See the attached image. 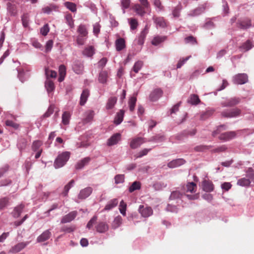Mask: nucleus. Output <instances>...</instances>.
Listing matches in <instances>:
<instances>
[{"label": "nucleus", "mask_w": 254, "mask_h": 254, "mask_svg": "<svg viewBox=\"0 0 254 254\" xmlns=\"http://www.w3.org/2000/svg\"><path fill=\"white\" fill-rule=\"evenodd\" d=\"M186 161L182 158L173 160L168 163V167L170 168L178 167L184 164Z\"/></svg>", "instance_id": "412c9836"}, {"label": "nucleus", "mask_w": 254, "mask_h": 254, "mask_svg": "<svg viewBox=\"0 0 254 254\" xmlns=\"http://www.w3.org/2000/svg\"><path fill=\"white\" fill-rule=\"evenodd\" d=\"M94 116V112L93 111H89L85 114V117L84 122L85 123L90 122L93 119Z\"/></svg>", "instance_id": "49530a36"}, {"label": "nucleus", "mask_w": 254, "mask_h": 254, "mask_svg": "<svg viewBox=\"0 0 254 254\" xmlns=\"http://www.w3.org/2000/svg\"><path fill=\"white\" fill-rule=\"evenodd\" d=\"M233 82L235 84H244L248 81V76L246 73H238L233 77Z\"/></svg>", "instance_id": "20e7f679"}, {"label": "nucleus", "mask_w": 254, "mask_h": 254, "mask_svg": "<svg viewBox=\"0 0 254 254\" xmlns=\"http://www.w3.org/2000/svg\"><path fill=\"white\" fill-rule=\"evenodd\" d=\"M210 148V146H209L200 145L195 146L194 148V149L195 151H197V152H203L206 150L209 149Z\"/></svg>", "instance_id": "052dcab7"}, {"label": "nucleus", "mask_w": 254, "mask_h": 254, "mask_svg": "<svg viewBox=\"0 0 254 254\" xmlns=\"http://www.w3.org/2000/svg\"><path fill=\"white\" fill-rule=\"evenodd\" d=\"M22 25L24 27H28L29 26V17L27 13H24L21 16Z\"/></svg>", "instance_id": "3c124183"}, {"label": "nucleus", "mask_w": 254, "mask_h": 254, "mask_svg": "<svg viewBox=\"0 0 254 254\" xmlns=\"http://www.w3.org/2000/svg\"><path fill=\"white\" fill-rule=\"evenodd\" d=\"M64 5L68 9L72 12H75L77 10L76 5L72 2L66 1L64 3Z\"/></svg>", "instance_id": "c03bdc74"}, {"label": "nucleus", "mask_w": 254, "mask_h": 254, "mask_svg": "<svg viewBox=\"0 0 254 254\" xmlns=\"http://www.w3.org/2000/svg\"><path fill=\"white\" fill-rule=\"evenodd\" d=\"M143 64V63L141 61H138L135 62L132 68L133 71L135 73H137L142 68Z\"/></svg>", "instance_id": "864d4df0"}, {"label": "nucleus", "mask_w": 254, "mask_h": 254, "mask_svg": "<svg viewBox=\"0 0 254 254\" xmlns=\"http://www.w3.org/2000/svg\"><path fill=\"white\" fill-rule=\"evenodd\" d=\"M163 91L160 88L155 89L150 94L149 98L151 101H157L162 95Z\"/></svg>", "instance_id": "4468645a"}, {"label": "nucleus", "mask_w": 254, "mask_h": 254, "mask_svg": "<svg viewBox=\"0 0 254 254\" xmlns=\"http://www.w3.org/2000/svg\"><path fill=\"white\" fill-rule=\"evenodd\" d=\"M72 69L76 74H82L84 69L83 63L79 61H75L72 65Z\"/></svg>", "instance_id": "ddd939ff"}, {"label": "nucleus", "mask_w": 254, "mask_h": 254, "mask_svg": "<svg viewBox=\"0 0 254 254\" xmlns=\"http://www.w3.org/2000/svg\"><path fill=\"white\" fill-rule=\"evenodd\" d=\"M62 204H60L59 203H54L52 205L51 208L45 212V213L47 214V216H49L50 213L52 211L57 208H60L62 206Z\"/></svg>", "instance_id": "680f3d73"}, {"label": "nucleus", "mask_w": 254, "mask_h": 254, "mask_svg": "<svg viewBox=\"0 0 254 254\" xmlns=\"http://www.w3.org/2000/svg\"><path fill=\"white\" fill-rule=\"evenodd\" d=\"M92 191L93 189L91 187H87L82 189L80 191L78 197L79 199H85L91 194Z\"/></svg>", "instance_id": "f3484780"}, {"label": "nucleus", "mask_w": 254, "mask_h": 254, "mask_svg": "<svg viewBox=\"0 0 254 254\" xmlns=\"http://www.w3.org/2000/svg\"><path fill=\"white\" fill-rule=\"evenodd\" d=\"M237 26L238 28L242 29H248L252 26L251 20L248 18H244L238 20Z\"/></svg>", "instance_id": "423d86ee"}, {"label": "nucleus", "mask_w": 254, "mask_h": 254, "mask_svg": "<svg viewBox=\"0 0 254 254\" xmlns=\"http://www.w3.org/2000/svg\"><path fill=\"white\" fill-rule=\"evenodd\" d=\"M97 216L96 215H94L88 222L86 225V227L90 229L96 223L97 220Z\"/></svg>", "instance_id": "e2e57ef3"}, {"label": "nucleus", "mask_w": 254, "mask_h": 254, "mask_svg": "<svg viewBox=\"0 0 254 254\" xmlns=\"http://www.w3.org/2000/svg\"><path fill=\"white\" fill-rule=\"evenodd\" d=\"M141 188V184L138 181L134 182L129 187L128 191L131 193L135 190H139Z\"/></svg>", "instance_id": "a19ab883"}, {"label": "nucleus", "mask_w": 254, "mask_h": 254, "mask_svg": "<svg viewBox=\"0 0 254 254\" xmlns=\"http://www.w3.org/2000/svg\"><path fill=\"white\" fill-rule=\"evenodd\" d=\"M95 53V49L93 46L86 47L82 51L84 56L87 58H92Z\"/></svg>", "instance_id": "aec40b11"}, {"label": "nucleus", "mask_w": 254, "mask_h": 254, "mask_svg": "<svg viewBox=\"0 0 254 254\" xmlns=\"http://www.w3.org/2000/svg\"><path fill=\"white\" fill-rule=\"evenodd\" d=\"M108 78V72L106 70L101 71L99 74L98 80L103 84L106 83Z\"/></svg>", "instance_id": "4c0bfd02"}, {"label": "nucleus", "mask_w": 254, "mask_h": 254, "mask_svg": "<svg viewBox=\"0 0 254 254\" xmlns=\"http://www.w3.org/2000/svg\"><path fill=\"white\" fill-rule=\"evenodd\" d=\"M70 155V153L68 151L59 153L54 161V167L58 169L63 167L69 159Z\"/></svg>", "instance_id": "f257e3e1"}, {"label": "nucleus", "mask_w": 254, "mask_h": 254, "mask_svg": "<svg viewBox=\"0 0 254 254\" xmlns=\"http://www.w3.org/2000/svg\"><path fill=\"white\" fill-rule=\"evenodd\" d=\"M240 99L237 97H233L228 99L226 101L222 102L221 105L224 107H232L237 105L240 102Z\"/></svg>", "instance_id": "2eb2a0df"}, {"label": "nucleus", "mask_w": 254, "mask_h": 254, "mask_svg": "<svg viewBox=\"0 0 254 254\" xmlns=\"http://www.w3.org/2000/svg\"><path fill=\"white\" fill-rule=\"evenodd\" d=\"M254 47L252 41L250 40H247L240 47L239 49L242 52H247L251 50Z\"/></svg>", "instance_id": "393cba45"}, {"label": "nucleus", "mask_w": 254, "mask_h": 254, "mask_svg": "<svg viewBox=\"0 0 254 254\" xmlns=\"http://www.w3.org/2000/svg\"><path fill=\"white\" fill-rule=\"evenodd\" d=\"M236 136V132L234 131L226 132L220 134L219 138L224 141H228L234 138Z\"/></svg>", "instance_id": "9d476101"}, {"label": "nucleus", "mask_w": 254, "mask_h": 254, "mask_svg": "<svg viewBox=\"0 0 254 254\" xmlns=\"http://www.w3.org/2000/svg\"><path fill=\"white\" fill-rule=\"evenodd\" d=\"M138 211L143 217H148L153 213L152 208L147 206L140 205L138 208Z\"/></svg>", "instance_id": "0eeeda50"}, {"label": "nucleus", "mask_w": 254, "mask_h": 254, "mask_svg": "<svg viewBox=\"0 0 254 254\" xmlns=\"http://www.w3.org/2000/svg\"><path fill=\"white\" fill-rule=\"evenodd\" d=\"M115 46L118 52L123 50L126 47V42L124 38H119L116 40Z\"/></svg>", "instance_id": "b1692460"}, {"label": "nucleus", "mask_w": 254, "mask_h": 254, "mask_svg": "<svg viewBox=\"0 0 254 254\" xmlns=\"http://www.w3.org/2000/svg\"><path fill=\"white\" fill-rule=\"evenodd\" d=\"M121 135L120 133H116L112 135L107 141V145L111 146L117 144L121 139Z\"/></svg>", "instance_id": "f8f14e48"}, {"label": "nucleus", "mask_w": 254, "mask_h": 254, "mask_svg": "<svg viewBox=\"0 0 254 254\" xmlns=\"http://www.w3.org/2000/svg\"><path fill=\"white\" fill-rule=\"evenodd\" d=\"M207 5V3L203 4L194 9L190 11L188 15L190 16H197L201 13H203L205 11Z\"/></svg>", "instance_id": "1a4fd4ad"}, {"label": "nucleus", "mask_w": 254, "mask_h": 254, "mask_svg": "<svg viewBox=\"0 0 254 254\" xmlns=\"http://www.w3.org/2000/svg\"><path fill=\"white\" fill-rule=\"evenodd\" d=\"M27 145V141L24 138H19L18 140L17 146L20 151L25 149Z\"/></svg>", "instance_id": "58836bf2"}, {"label": "nucleus", "mask_w": 254, "mask_h": 254, "mask_svg": "<svg viewBox=\"0 0 254 254\" xmlns=\"http://www.w3.org/2000/svg\"><path fill=\"white\" fill-rule=\"evenodd\" d=\"M96 229L99 233H105L108 230V226L106 223L101 222L97 225L96 226Z\"/></svg>", "instance_id": "c756f323"}, {"label": "nucleus", "mask_w": 254, "mask_h": 254, "mask_svg": "<svg viewBox=\"0 0 254 254\" xmlns=\"http://www.w3.org/2000/svg\"><path fill=\"white\" fill-rule=\"evenodd\" d=\"M166 37L165 36H157L153 38L152 41V45L157 46L161 42L165 40Z\"/></svg>", "instance_id": "de8ad7c7"}, {"label": "nucleus", "mask_w": 254, "mask_h": 254, "mask_svg": "<svg viewBox=\"0 0 254 254\" xmlns=\"http://www.w3.org/2000/svg\"><path fill=\"white\" fill-rule=\"evenodd\" d=\"M147 141V140L145 138L141 137H135L130 141L129 146L132 149H136Z\"/></svg>", "instance_id": "39448f33"}, {"label": "nucleus", "mask_w": 254, "mask_h": 254, "mask_svg": "<svg viewBox=\"0 0 254 254\" xmlns=\"http://www.w3.org/2000/svg\"><path fill=\"white\" fill-rule=\"evenodd\" d=\"M74 184V181L73 180H70V181L64 186V191L63 192V194L64 196H66L69 190L71 188Z\"/></svg>", "instance_id": "8fccbe9b"}, {"label": "nucleus", "mask_w": 254, "mask_h": 254, "mask_svg": "<svg viewBox=\"0 0 254 254\" xmlns=\"http://www.w3.org/2000/svg\"><path fill=\"white\" fill-rule=\"evenodd\" d=\"M137 101L136 97L134 96L130 97L128 101L129 109L130 112H132L134 110L136 102Z\"/></svg>", "instance_id": "ea45409f"}, {"label": "nucleus", "mask_w": 254, "mask_h": 254, "mask_svg": "<svg viewBox=\"0 0 254 254\" xmlns=\"http://www.w3.org/2000/svg\"><path fill=\"white\" fill-rule=\"evenodd\" d=\"M124 114L125 111L123 110H120V111L117 113L114 119L115 124L119 125L123 122Z\"/></svg>", "instance_id": "bb28decb"}, {"label": "nucleus", "mask_w": 254, "mask_h": 254, "mask_svg": "<svg viewBox=\"0 0 254 254\" xmlns=\"http://www.w3.org/2000/svg\"><path fill=\"white\" fill-rule=\"evenodd\" d=\"M8 205L9 199L8 197H5L0 199V210L3 209Z\"/></svg>", "instance_id": "5fc2aeb1"}, {"label": "nucleus", "mask_w": 254, "mask_h": 254, "mask_svg": "<svg viewBox=\"0 0 254 254\" xmlns=\"http://www.w3.org/2000/svg\"><path fill=\"white\" fill-rule=\"evenodd\" d=\"M59 77L58 78V81L59 82H62L64 79V77L66 75V67L65 66L62 64L60 65L59 68Z\"/></svg>", "instance_id": "473e14b6"}, {"label": "nucleus", "mask_w": 254, "mask_h": 254, "mask_svg": "<svg viewBox=\"0 0 254 254\" xmlns=\"http://www.w3.org/2000/svg\"><path fill=\"white\" fill-rule=\"evenodd\" d=\"M77 214V213L76 211L69 212L62 218L61 223H66L71 222L76 217Z\"/></svg>", "instance_id": "a211bd4d"}, {"label": "nucleus", "mask_w": 254, "mask_h": 254, "mask_svg": "<svg viewBox=\"0 0 254 254\" xmlns=\"http://www.w3.org/2000/svg\"><path fill=\"white\" fill-rule=\"evenodd\" d=\"M251 184V181L249 179L243 178L238 180L237 185L242 187H248Z\"/></svg>", "instance_id": "37998d69"}, {"label": "nucleus", "mask_w": 254, "mask_h": 254, "mask_svg": "<svg viewBox=\"0 0 254 254\" xmlns=\"http://www.w3.org/2000/svg\"><path fill=\"white\" fill-rule=\"evenodd\" d=\"M151 148L147 149V148H144L141 150H140L139 152H138L135 155V157L137 158H141L143 157L144 156L146 155L151 150Z\"/></svg>", "instance_id": "6e6d98bb"}, {"label": "nucleus", "mask_w": 254, "mask_h": 254, "mask_svg": "<svg viewBox=\"0 0 254 254\" xmlns=\"http://www.w3.org/2000/svg\"><path fill=\"white\" fill-rule=\"evenodd\" d=\"M198 194L196 193L194 194H185V192H180L178 190L173 191L171 192L170 196V200H177V202L178 203L181 199H183L184 196L187 197L190 200L196 199L198 197Z\"/></svg>", "instance_id": "f03ea898"}, {"label": "nucleus", "mask_w": 254, "mask_h": 254, "mask_svg": "<svg viewBox=\"0 0 254 254\" xmlns=\"http://www.w3.org/2000/svg\"><path fill=\"white\" fill-rule=\"evenodd\" d=\"M164 136L162 135L158 134L155 136L151 137L147 141L160 142L164 140Z\"/></svg>", "instance_id": "09e8293b"}, {"label": "nucleus", "mask_w": 254, "mask_h": 254, "mask_svg": "<svg viewBox=\"0 0 254 254\" xmlns=\"http://www.w3.org/2000/svg\"><path fill=\"white\" fill-rule=\"evenodd\" d=\"M241 111L238 108L225 110L221 112V115L225 118H236L240 116Z\"/></svg>", "instance_id": "7ed1b4c3"}, {"label": "nucleus", "mask_w": 254, "mask_h": 254, "mask_svg": "<svg viewBox=\"0 0 254 254\" xmlns=\"http://www.w3.org/2000/svg\"><path fill=\"white\" fill-rule=\"evenodd\" d=\"M117 101V98L116 97H111L109 98L106 104V109L107 110L113 109L116 105Z\"/></svg>", "instance_id": "f704fd0d"}, {"label": "nucleus", "mask_w": 254, "mask_h": 254, "mask_svg": "<svg viewBox=\"0 0 254 254\" xmlns=\"http://www.w3.org/2000/svg\"><path fill=\"white\" fill-rule=\"evenodd\" d=\"M115 183L116 184L123 183L125 181V175L123 174H118L115 176Z\"/></svg>", "instance_id": "13d9d810"}, {"label": "nucleus", "mask_w": 254, "mask_h": 254, "mask_svg": "<svg viewBox=\"0 0 254 254\" xmlns=\"http://www.w3.org/2000/svg\"><path fill=\"white\" fill-rule=\"evenodd\" d=\"M42 145V142L40 140L34 141L32 145V149L34 151H37L40 150V147Z\"/></svg>", "instance_id": "4d7b16f0"}, {"label": "nucleus", "mask_w": 254, "mask_h": 254, "mask_svg": "<svg viewBox=\"0 0 254 254\" xmlns=\"http://www.w3.org/2000/svg\"><path fill=\"white\" fill-rule=\"evenodd\" d=\"M118 203V200L117 198L111 199L108 202L103 210L109 211L115 207L117 205Z\"/></svg>", "instance_id": "cd10ccee"}, {"label": "nucleus", "mask_w": 254, "mask_h": 254, "mask_svg": "<svg viewBox=\"0 0 254 254\" xmlns=\"http://www.w3.org/2000/svg\"><path fill=\"white\" fill-rule=\"evenodd\" d=\"M77 32L79 35L87 36L88 34V31L86 26L83 24H80L78 26Z\"/></svg>", "instance_id": "79ce46f5"}, {"label": "nucleus", "mask_w": 254, "mask_h": 254, "mask_svg": "<svg viewBox=\"0 0 254 254\" xmlns=\"http://www.w3.org/2000/svg\"><path fill=\"white\" fill-rule=\"evenodd\" d=\"M122 223V218L120 216H117L113 221V226L115 228L119 227Z\"/></svg>", "instance_id": "774afa93"}, {"label": "nucleus", "mask_w": 254, "mask_h": 254, "mask_svg": "<svg viewBox=\"0 0 254 254\" xmlns=\"http://www.w3.org/2000/svg\"><path fill=\"white\" fill-rule=\"evenodd\" d=\"M200 102L198 96L196 94H191L188 99V102L191 105H197Z\"/></svg>", "instance_id": "c9c22d12"}, {"label": "nucleus", "mask_w": 254, "mask_h": 254, "mask_svg": "<svg viewBox=\"0 0 254 254\" xmlns=\"http://www.w3.org/2000/svg\"><path fill=\"white\" fill-rule=\"evenodd\" d=\"M42 11L44 13L49 14L52 11H59V7L58 6L54 3H51L49 5L43 7L42 9Z\"/></svg>", "instance_id": "6ab92c4d"}, {"label": "nucleus", "mask_w": 254, "mask_h": 254, "mask_svg": "<svg viewBox=\"0 0 254 254\" xmlns=\"http://www.w3.org/2000/svg\"><path fill=\"white\" fill-rule=\"evenodd\" d=\"M18 71V77L19 80L22 82H24L27 78L25 77V73L24 72L23 69H21L20 68H17Z\"/></svg>", "instance_id": "bf43d9fd"}, {"label": "nucleus", "mask_w": 254, "mask_h": 254, "mask_svg": "<svg viewBox=\"0 0 254 254\" xmlns=\"http://www.w3.org/2000/svg\"><path fill=\"white\" fill-rule=\"evenodd\" d=\"M190 58H191V56H189L185 58L181 59L177 64V68H181L186 63V62L187 61H188Z\"/></svg>", "instance_id": "69168bd1"}, {"label": "nucleus", "mask_w": 254, "mask_h": 254, "mask_svg": "<svg viewBox=\"0 0 254 254\" xmlns=\"http://www.w3.org/2000/svg\"><path fill=\"white\" fill-rule=\"evenodd\" d=\"M45 86L49 94L53 92L55 89L54 83L51 80L47 79L45 81Z\"/></svg>", "instance_id": "e433bc0d"}, {"label": "nucleus", "mask_w": 254, "mask_h": 254, "mask_svg": "<svg viewBox=\"0 0 254 254\" xmlns=\"http://www.w3.org/2000/svg\"><path fill=\"white\" fill-rule=\"evenodd\" d=\"M196 189V185L193 182L188 183L184 188L183 192H194Z\"/></svg>", "instance_id": "c85d7f7f"}, {"label": "nucleus", "mask_w": 254, "mask_h": 254, "mask_svg": "<svg viewBox=\"0 0 254 254\" xmlns=\"http://www.w3.org/2000/svg\"><path fill=\"white\" fill-rule=\"evenodd\" d=\"M51 236V233L50 230H47L43 232L37 238V242L38 243L43 242L48 240Z\"/></svg>", "instance_id": "4be33fe9"}, {"label": "nucleus", "mask_w": 254, "mask_h": 254, "mask_svg": "<svg viewBox=\"0 0 254 254\" xmlns=\"http://www.w3.org/2000/svg\"><path fill=\"white\" fill-rule=\"evenodd\" d=\"M65 18L68 25L71 27H73L74 25L73 20L71 14H67L65 15Z\"/></svg>", "instance_id": "0e129e2a"}, {"label": "nucleus", "mask_w": 254, "mask_h": 254, "mask_svg": "<svg viewBox=\"0 0 254 254\" xmlns=\"http://www.w3.org/2000/svg\"><path fill=\"white\" fill-rule=\"evenodd\" d=\"M71 118V114L68 111H64L62 115V123L64 125H68Z\"/></svg>", "instance_id": "72a5a7b5"}, {"label": "nucleus", "mask_w": 254, "mask_h": 254, "mask_svg": "<svg viewBox=\"0 0 254 254\" xmlns=\"http://www.w3.org/2000/svg\"><path fill=\"white\" fill-rule=\"evenodd\" d=\"M89 95V91L87 89H84L81 94L79 104L81 106H83L86 102Z\"/></svg>", "instance_id": "a878e982"}, {"label": "nucleus", "mask_w": 254, "mask_h": 254, "mask_svg": "<svg viewBox=\"0 0 254 254\" xmlns=\"http://www.w3.org/2000/svg\"><path fill=\"white\" fill-rule=\"evenodd\" d=\"M128 21L130 25L131 30H134L137 28L138 23L137 20L135 18H129L128 19Z\"/></svg>", "instance_id": "a18cd8bd"}, {"label": "nucleus", "mask_w": 254, "mask_h": 254, "mask_svg": "<svg viewBox=\"0 0 254 254\" xmlns=\"http://www.w3.org/2000/svg\"><path fill=\"white\" fill-rule=\"evenodd\" d=\"M153 20L155 23L157 28H165L166 27V23L164 18L162 17H153Z\"/></svg>", "instance_id": "5701e85b"}, {"label": "nucleus", "mask_w": 254, "mask_h": 254, "mask_svg": "<svg viewBox=\"0 0 254 254\" xmlns=\"http://www.w3.org/2000/svg\"><path fill=\"white\" fill-rule=\"evenodd\" d=\"M29 242L19 243L12 247L9 251V253H17L20 252L25 248L28 244Z\"/></svg>", "instance_id": "6e6552de"}, {"label": "nucleus", "mask_w": 254, "mask_h": 254, "mask_svg": "<svg viewBox=\"0 0 254 254\" xmlns=\"http://www.w3.org/2000/svg\"><path fill=\"white\" fill-rule=\"evenodd\" d=\"M202 189L204 191L209 192L212 191L214 189V185L209 180H204L202 183Z\"/></svg>", "instance_id": "dca6fc26"}, {"label": "nucleus", "mask_w": 254, "mask_h": 254, "mask_svg": "<svg viewBox=\"0 0 254 254\" xmlns=\"http://www.w3.org/2000/svg\"><path fill=\"white\" fill-rule=\"evenodd\" d=\"M149 8V7H145L142 4H135L133 7V9L136 14L141 16H144Z\"/></svg>", "instance_id": "9b49d317"}, {"label": "nucleus", "mask_w": 254, "mask_h": 254, "mask_svg": "<svg viewBox=\"0 0 254 254\" xmlns=\"http://www.w3.org/2000/svg\"><path fill=\"white\" fill-rule=\"evenodd\" d=\"M126 209H127V204L124 202L123 200H122L119 205V210L120 213L123 215H126Z\"/></svg>", "instance_id": "603ef678"}, {"label": "nucleus", "mask_w": 254, "mask_h": 254, "mask_svg": "<svg viewBox=\"0 0 254 254\" xmlns=\"http://www.w3.org/2000/svg\"><path fill=\"white\" fill-rule=\"evenodd\" d=\"M50 31L49 26L48 24H45L40 29V33L41 34L45 36H46Z\"/></svg>", "instance_id": "338daca9"}, {"label": "nucleus", "mask_w": 254, "mask_h": 254, "mask_svg": "<svg viewBox=\"0 0 254 254\" xmlns=\"http://www.w3.org/2000/svg\"><path fill=\"white\" fill-rule=\"evenodd\" d=\"M90 161V158L87 157L83 158L80 161H79L75 165V168L77 170H80L82 169L85 165Z\"/></svg>", "instance_id": "2f4dec72"}, {"label": "nucleus", "mask_w": 254, "mask_h": 254, "mask_svg": "<svg viewBox=\"0 0 254 254\" xmlns=\"http://www.w3.org/2000/svg\"><path fill=\"white\" fill-rule=\"evenodd\" d=\"M24 207V205L23 204H20V205L15 207L14 208L13 212H12V216L15 218H18L22 213Z\"/></svg>", "instance_id": "7c9ffc66"}]
</instances>
